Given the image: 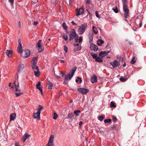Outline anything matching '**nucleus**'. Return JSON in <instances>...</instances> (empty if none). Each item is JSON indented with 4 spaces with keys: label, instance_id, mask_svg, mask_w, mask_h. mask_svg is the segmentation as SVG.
<instances>
[{
    "label": "nucleus",
    "instance_id": "864d4df0",
    "mask_svg": "<svg viewBox=\"0 0 146 146\" xmlns=\"http://www.w3.org/2000/svg\"><path fill=\"white\" fill-rule=\"evenodd\" d=\"M18 27L19 28L21 27V22L20 21L18 23Z\"/></svg>",
    "mask_w": 146,
    "mask_h": 146
},
{
    "label": "nucleus",
    "instance_id": "4c0bfd02",
    "mask_svg": "<svg viewBox=\"0 0 146 146\" xmlns=\"http://www.w3.org/2000/svg\"><path fill=\"white\" fill-rule=\"evenodd\" d=\"M113 10L115 13H117L118 12V11L117 7L116 6L113 7L112 9Z\"/></svg>",
    "mask_w": 146,
    "mask_h": 146
},
{
    "label": "nucleus",
    "instance_id": "cd10ccee",
    "mask_svg": "<svg viewBox=\"0 0 146 146\" xmlns=\"http://www.w3.org/2000/svg\"><path fill=\"white\" fill-rule=\"evenodd\" d=\"M92 30L94 32V33L97 34L98 33V31L97 28L94 26H93L92 27Z\"/></svg>",
    "mask_w": 146,
    "mask_h": 146
},
{
    "label": "nucleus",
    "instance_id": "a18cd8bd",
    "mask_svg": "<svg viewBox=\"0 0 146 146\" xmlns=\"http://www.w3.org/2000/svg\"><path fill=\"white\" fill-rule=\"evenodd\" d=\"M64 50L65 52V53H66L67 52L68 48L66 46H64Z\"/></svg>",
    "mask_w": 146,
    "mask_h": 146
},
{
    "label": "nucleus",
    "instance_id": "2eb2a0df",
    "mask_svg": "<svg viewBox=\"0 0 146 146\" xmlns=\"http://www.w3.org/2000/svg\"><path fill=\"white\" fill-rule=\"evenodd\" d=\"M32 69L34 71L35 76L36 77H38L40 75V72L38 67L36 66L35 68H32Z\"/></svg>",
    "mask_w": 146,
    "mask_h": 146
},
{
    "label": "nucleus",
    "instance_id": "0e129e2a",
    "mask_svg": "<svg viewBox=\"0 0 146 146\" xmlns=\"http://www.w3.org/2000/svg\"><path fill=\"white\" fill-rule=\"evenodd\" d=\"M82 121H80V122L79 123V125L80 126H81V125H82Z\"/></svg>",
    "mask_w": 146,
    "mask_h": 146
},
{
    "label": "nucleus",
    "instance_id": "6ab92c4d",
    "mask_svg": "<svg viewBox=\"0 0 146 146\" xmlns=\"http://www.w3.org/2000/svg\"><path fill=\"white\" fill-rule=\"evenodd\" d=\"M40 113L38 112L34 113L33 114L34 118H37L38 120H39L40 119Z\"/></svg>",
    "mask_w": 146,
    "mask_h": 146
},
{
    "label": "nucleus",
    "instance_id": "8fccbe9b",
    "mask_svg": "<svg viewBox=\"0 0 146 146\" xmlns=\"http://www.w3.org/2000/svg\"><path fill=\"white\" fill-rule=\"evenodd\" d=\"M9 2L11 3V5H13L14 0H8Z\"/></svg>",
    "mask_w": 146,
    "mask_h": 146
},
{
    "label": "nucleus",
    "instance_id": "774afa93",
    "mask_svg": "<svg viewBox=\"0 0 146 146\" xmlns=\"http://www.w3.org/2000/svg\"><path fill=\"white\" fill-rule=\"evenodd\" d=\"M126 66V64L125 63L123 65V66L124 67Z\"/></svg>",
    "mask_w": 146,
    "mask_h": 146
},
{
    "label": "nucleus",
    "instance_id": "c85d7f7f",
    "mask_svg": "<svg viewBox=\"0 0 146 146\" xmlns=\"http://www.w3.org/2000/svg\"><path fill=\"white\" fill-rule=\"evenodd\" d=\"M67 118L72 119L74 118V115L72 113H69L67 115Z\"/></svg>",
    "mask_w": 146,
    "mask_h": 146
},
{
    "label": "nucleus",
    "instance_id": "f257e3e1",
    "mask_svg": "<svg viewBox=\"0 0 146 146\" xmlns=\"http://www.w3.org/2000/svg\"><path fill=\"white\" fill-rule=\"evenodd\" d=\"M13 85L11 86V83H10L9 86L11 87V88L16 92H19V93H16L15 94L17 97H18L22 94V93L21 92V89L19 88V86L18 82L16 81L14 82L13 84Z\"/></svg>",
    "mask_w": 146,
    "mask_h": 146
},
{
    "label": "nucleus",
    "instance_id": "338daca9",
    "mask_svg": "<svg viewBox=\"0 0 146 146\" xmlns=\"http://www.w3.org/2000/svg\"><path fill=\"white\" fill-rule=\"evenodd\" d=\"M60 62L62 63H63L64 62L63 60H60Z\"/></svg>",
    "mask_w": 146,
    "mask_h": 146
},
{
    "label": "nucleus",
    "instance_id": "72a5a7b5",
    "mask_svg": "<svg viewBox=\"0 0 146 146\" xmlns=\"http://www.w3.org/2000/svg\"><path fill=\"white\" fill-rule=\"evenodd\" d=\"M110 106L111 107L115 108L116 106V105L115 103L112 101L111 102H110Z\"/></svg>",
    "mask_w": 146,
    "mask_h": 146
},
{
    "label": "nucleus",
    "instance_id": "6e6552de",
    "mask_svg": "<svg viewBox=\"0 0 146 146\" xmlns=\"http://www.w3.org/2000/svg\"><path fill=\"white\" fill-rule=\"evenodd\" d=\"M54 136L53 135H51L49 137L48 143L45 146H54Z\"/></svg>",
    "mask_w": 146,
    "mask_h": 146
},
{
    "label": "nucleus",
    "instance_id": "09e8293b",
    "mask_svg": "<svg viewBox=\"0 0 146 146\" xmlns=\"http://www.w3.org/2000/svg\"><path fill=\"white\" fill-rule=\"evenodd\" d=\"M113 121L114 122H116L117 120V118L115 117H113Z\"/></svg>",
    "mask_w": 146,
    "mask_h": 146
},
{
    "label": "nucleus",
    "instance_id": "f03ea898",
    "mask_svg": "<svg viewBox=\"0 0 146 146\" xmlns=\"http://www.w3.org/2000/svg\"><path fill=\"white\" fill-rule=\"evenodd\" d=\"M123 4V10L124 12V16L125 18H127L129 16V10L128 8L127 0H122Z\"/></svg>",
    "mask_w": 146,
    "mask_h": 146
},
{
    "label": "nucleus",
    "instance_id": "0eeeda50",
    "mask_svg": "<svg viewBox=\"0 0 146 146\" xmlns=\"http://www.w3.org/2000/svg\"><path fill=\"white\" fill-rule=\"evenodd\" d=\"M30 54V50L27 49L23 51L21 53V55L23 58H25L28 57L29 56Z\"/></svg>",
    "mask_w": 146,
    "mask_h": 146
},
{
    "label": "nucleus",
    "instance_id": "473e14b6",
    "mask_svg": "<svg viewBox=\"0 0 146 146\" xmlns=\"http://www.w3.org/2000/svg\"><path fill=\"white\" fill-rule=\"evenodd\" d=\"M81 46H77L74 48L73 50L74 51H77L80 50L81 49Z\"/></svg>",
    "mask_w": 146,
    "mask_h": 146
},
{
    "label": "nucleus",
    "instance_id": "5701e85b",
    "mask_svg": "<svg viewBox=\"0 0 146 146\" xmlns=\"http://www.w3.org/2000/svg\"><path fill=\"white\" fill-rule=\"evenodd\" d=\"M6 54L9 57H11L12 54L13 53V51L12 50H7L6 51Z\"/></svg>",
    "mask_w": 146,
    "mask_h": 146
},
{
    "label": "nucleus",
    "instance_id": "7ed1b4c3",
    "mask_svg": "<svg viewBox=\"0 0 146 146\" xmlns=\"http://www.w3.org/2000/svg\"><path fill=\"white\" fill-rule=\"evenodd\" d=\"M76 69V68L75 67L72 68V69L70 70L69 74H68L67 76H65L64 82V84H66L68 82V79H69V80H71L73 76Z\"/></svg>",
    "mask_w": 146,
    "mask_h": 146
},
{
    "label": "nucleus",
    "instance_id": "c9c22d12",
    "mask_svg": "<svg viewBox=\"0 0 146 146\" xmlns=\"http://www.w3.org/2000/svg\"><path fill=\"white\" fill-rule=\"evenodd\" d=\"M62 26L64 29L65 30H67L68 29V27L67 26L66 23L65 22H64L63 23L62 25Z\"/></svg>",
    "mask_w": 146,
    "mask_h": 146
},
{
    "label": "nucleus",
    "instance_id": "6e6d98bb",
    "mask_svg": "<svg viewBox=\"0 0 146 146\" xmlns=\"http://www.w3.org/2000/svg\"><path fill=\"white\" fill-rule=\"evenodd\" d=\"M90 3V0H87L86 3V4H89Z\"/></svg>",
    "mask_w": 146,
    "mask_h": 146
},
{
    "label": "nucleus",
    "instance_id": "58836bf2",
    "mask_svg": "<svg viewBox=\"0 0 146 146\" xmlns=\"http://www.w3.org/2000/svg\"><path fill=\"white\" fill-rule=\"evenodd\" d=\"M58 116L57 114L55 112H54L53 114V118L55 119L57 118Z\"/></svg>",
    "mask_w": 146,
    "mask_h": 146
},
{
    "label": "nucleus",
    "instance_id": "603ef678",
    "mask_svg": "<svg viewBox=\"0 0 146 146\" xmlns=\"http://www.w3.org/2000/svg\"><path fill=\"white\" fill-rule=\"evenodd\" d=\"M71 23L73 25H77V23H75L74 21H72Z\"/></svg>",
    "mask_w": 146,
    "mask_h": 146
},
{
    "label": "nucleus",
    "instance_id": "bb28decb",
    "mask_svg": "<svg viewBox=\"0 0 146 146\" xmlns=\"http://www.w3.org/2000/svg\"><path fill=\"white\" fill-rule=\"evenodd\" d=\"M129 77V76H128L127 77H123L121 76L120 78V80L122 82H125L127 80Z\"/></svg>",
    "mask_w": 146,
    "mask_h": 146
},
{
    "label": "nucleus",
    "instance_id": "9b49d317",
    "mask_svg": "<svg viewBox=\"0 0 146 146\" xmlns=\"http://www.w3.org/2000/svg\"><path fill=\"white\" fill-rule=\"evenodd\" d=\"M78 91L82 94H85L89 92L88 89L84 88H80L78 89Z\"/></svg>",
    "mask_w": 146,
    "mask_h": 146
},
{
    "label": "nucleus",
    "instance_id": "5fc2aeb1",
    "mask_svg": "<svg viewBox=\"0 0 146 146\" xmlns=\"http://www.w3.org/2000/svg\"><path fill=\"white\" fill-rule=\"evenodd\" d=\"M139 27H140L142 26V22H141V20H140V19L139 20Z\"/></svg>",
    "mask_w": 146,
    "mask_h": 146
},
{
    "label": "nucleus",
    "instance_id": "20e7f679",
    "mask_svg": "<svg viewBox=\"0 0 146 146\" xmlns=\"http://www.w3.org/2000/svg\"><path fill=\"white\" fill-rule=\"evenodd\" d=\"M74 38L75 41L76 42H78V36L76 34L75 31L73 29L70 33L69 36V40L70 41L72 40Z\"/></svg>",
    "mask_w": 146,
    "mask_h": 146
},
{
    "label": "nucleus",
    "instance_id": "1a4fd4ad",
    "mask_svg": "<svg viewBox=\"0 0 146 146\" xmlns=\"http://www.w3.org/2000/svg\"><path fill=\"white\" fill-rule=\"evenodd\" d=\"M41 40H39L37 43L36 47L38 48V52H40L43 50V47L40 45Z\"/></svg>",
    "mask_w": 146,
    "mask_h": 146
},
{
    "label": "nucleus",
    "instance_id": "e433bc0d",
    "mask_svg": "<svg viewBox=\"0 0 146 146\" xmlns=\"http://www.w3.org/2000/svg\"><path fill=\"white\" fill-rule=\"evenodd\" d=\"M136 61V60H135V57H133L130 62V63L132 64H134Z\"/></svg>",
    "mask_w": 146,
    "mask_h": 146
},
{
    "label": "nucleus",
    "instance_id": "13d9d810",
    "mask_svg": "<svg viewBox=\"0 0 146 146\" xmlns=\"http://www.w3.org/2000/svg\"><path fill=\"white\" fill-rule=\"evenodd\" d=\"M74 45L75 46H79V44L78 43H75L74 44Z\"/></svg>",
    "mask_w": 146,
    "mask_h": 146
},
{
    "label": "nucleus",
    "instance_id": "4be33fe9",
    "mask_svg": "<svg viewBox=\"0 0 146 146\" xmlns=\"http://www.w3.org/2000/svg\"><path fill=\"white\" fill-rule=\"evenodd\" d=\"M16 116V114L15 113H13L11 114L10 116V121L14 120Z\"/></svg>",
    "mask_w": 146,
    "mask_h": 146
},
{
    "label": "nucleus",
    "instance_id": "ddd939ff",
    "mask_svg": "<svg viewBox=\"0 0 146 146\" xmlns=\"http://www.w3.org/2000/svg\"><path fill=\"white\" fill-rule=\"evenodd\" d=\"M38 58L37 57H35L33 58L32 61V68H35L36 63L37 62Z\"/></svg>",
    "mask_w": 146,
    "mask_h": 146
},
{
    "label": "nucleus",
    "instance_id": "393cba45",
    "mask_svg": "<svg viewBox=\"0 0 146 146\" xmlns=\"http://www.w3.org/2000/svg\"><path fill=\"white\" fill-rule=\"evenodd\" d=\"M104 43V41L101 39H100L98 40L97 42V44L98 46H101Z\"/></svg>",
    "mask_w": 146,
    "mask_h": 146
},
{
    "label": "nucleus",
    "instance_id": "a878e982",
    "mask_svg": "<svg viewBox=\"0 0 146 146\" xmlns=\"http://www.w3.org/2000/svg\"><path fill=\"white\" fill-rule=\"evenodd\" d=\"M47 84L48 85V88L49 89H52V86H53V84H52L51 82H50V81H49L47 83Z\"/></svg>",
    "mask_w": 146,
    "mask_h": 146
},
{
    "label": "nucleus",
    "instance_id": "2f4dec72",
    "mask_svg": "<svg viewBox=\"0 0 146 146\" xmlns=\"http://www.w3.org/2000/svg\"><path fill=\"white\" fill-rule=\"evenodd\" d=\"M81 113V111L78 110H76L74 111V114L76 116H78L79 115V114Z\"/></svg>",
    "mask_w": 146,
    "mask_h": 146
},
{
    "label": "nucleus",
    "instance_id": "aec40b11",
    "mask_svg": "<svg viewBox=\"0 0 146 146\" xmlns=\"http://www.w3.org/2000/svg\"><path fill=\"white\" fill-rule=\"evenodd\" d=\"M30 136V135L29 134L25 133L24 134V135L22 137V139L23 141V142H24Z\"/></svg>",
    "mask_w": 146,
    "mask_h": 146
},
{
    "label": "nucleus",
    "instance_id": "423d86ee",
    "mask_svg": "<svg viewBox=\"0 0 146 146\" xmlns=\"http://www.w3.org/2000/svg\"><path fill=\"white\" fill-rule=\"evenodd\" d=\"M90 55L92 56L94 59L98 62H102L103 61L102 58L100 56L98 57V54H94L93 53H91Z\"/></svg>",
    "mask_w": 146,
    "mask_h": 146
},
{
    "label": "nucleus",
    "instance_id": "4d7b16f0",
    "mask_svg": "<svg viewBox=\"0 0 146 146\" xmlns=\"http://www.w3.org/2000/svg\"><path fill=\"white\" fill-rule=\"evenodd\" d=\"M32 2H33L34 3H36L38 1V0H32Z\"/></svg>",
    "mask_w": 146,
    "mask_h": 146
},
{
    "label": "nucleus",
    "instance_id": "a211bd4d",
    "mask_svg": "<svg viewBox=\"0 0 146 146\" xmlns=\"http://www.w3.org/2000/svg\"><path fill=\"white\" fill-rule=\"evenodd\" d=\"M88 36L89 39V42L90 43L92 41L93 38V35L92 31H89Z\"/></svg>",
    "mask_w": 146,
    "mask_h": 146
},
{
    "label": "nucleus",
    "instance_id": "7c9ffc66",
    "mask_svg": "<svg viewBox=\"0 0 146 146\" xmlns=\"http://www.w3.org/2000/svg\"><path fill=\"white\" fill-rule=\"evenodd\" d=\"M43 107L40 105L38 106V107L37 108L36 110L38 112L40 113L41 110L42 109Z\"/></svg>",
    "mask_w": 146,
    "mask_h": 146
},
{
    "label": "nucleus",
    "instance_id": "39448f33",
    "mask_svg": "<svg viewBox=\"0 0 146 146\" xmlns=\"http://www.w3.org/2000/svg\"><path fill=\"white\" fill-rule=\"evenodd\" d=\"M87 24L86 23H85L79 27L78 31L80 35L83 34L87 28Z\"/></svg>",
    "mask_w": 146,
    "mask_h": 146
},
{
    "label": "nucleus",
    "instance_id": "37998d69",
    "mask_svg": "<svg viewBox=\"0 0 146 146\" xmlns=\"http://www.w3.org/2000/svg\"><path fill=\"white\" fill-rule=\"evenodd\" d=\"M104 117L102 115H101L99 117L98 119L100 121H102L104 119Z\"/></svg>",
    "mask_w": 146,
    "mask_h": 146
},
{
    "label": "nucleus",
    "instance_id": "dca6fc26",
    "mask_svg": "<svg viewBox=\"0 0 146 146\" xmlns=\"http://www.w3.org/2000/svg\"><path fill=\"white\" fill-rule=\"evenodd\" d=\"M60 2V0H51L52 5L53 6H56V5L59 4Z\"/></svg>",
    "mask_w": 146,
    "mask_h": 146
},
{
    "label": "nucleus",
    "instance_id": "69168bd1",
    "mask_svg": "<svg viewBox=\"0 0 146 146\" xmlns=\"http://www.w3.org/2000/svg\"><path fill=\"white\" fill-rule=\"evenodd\" d=\"M62 93H61V91H60L59 92V96H61L62 95Z\"/></svg>",
    "mask_w": 146,
    "mask_h": 146
},
{
    "label": "nucleus",
    "instance_id": "f3484780",
    "mask_svg": "<svg viewBox=\"0 0 146 146\" xmlns=\"http://www.w3.org/2000/svg\"><path fill=\"white\" fill-rule=\"evenodd\" d=\"M90 48L92 50L96 51L98 49V47L97 46L93 43H91V44Z\"/></svg>",
    "mask_w": 146,
    "mask_h": 146
},
{
    "label": "nucleus",
    "instance_id": "de8ad7c7",
    "mask_svg": "<svg viewBox=\"0 0 146 146\" xmlns=\"http://www.w3.org/2000/svg\"><path fill=\"white\" fill-rule=\"evenodd\" d=\"M95 14L97 17L98 18L100 19V18L101 17L99 15H98V12L97 11H96L95 12Z\"/></svg>",
    "mask_w": 146,
    "mask_h": 146
},
{
    "label": "nucleus",
    "instance_id": "79ce46f5",
    "mask_svg": "<svg viewBox=\"0 0 146 146\" xmlns=\"http://www.w3.org/2000/svg\"><path fill=\"white\" fill-rule=\"evenodd\" d=\"M76 82H79L80 83H81L82 82V80L80 78L78 77L77 78V79L76 80Z\"/></svg>",
    "mask_w": 146,
    "mask_h": 146
},
{
    "label": "nucleus",
    "instance_id": "e2e57ef3",
    "mask_svg": "<svg viewBox=\"0 0 146 146\" xmlns=\"http://www.w3.org/2000/svg\"><path fill=\"white\" fill-rule=\"evenodd\" d=\"M40 92L41 95L42 96H43V92H42V89L41 90H40Z\"/></svg>",
    "mask_w": 146,
    "mask_h": 146
},
{
    "label": "nucleus",
    "instance_id": "052dcab7",
    "mask_svg": "<svg viewBox=\"0 0 146 146\" xmlns=\"http://www.w3.org/2000/svg\"><path fill=\"white\" fill-rule=\"evenodd\" d=\"M38 23V22H36V21H35L34 22V25H36Z\"/></svg>",
    "mask_w": 146,
    "mask_h": 146
},
{
    "label": "nucleus",
    "instance_id": "3c124183",
    "mask_svg": "<svg viewBox=\"0 0 146 146\" xmlns=\"http://www.w3.org/2000/svg\"><path fill=\"white\" fill-rule=\"evenodd\" d=\"M112 129L113 130H116V126L114 125L112 127H111Z\"/></svg>",
    "mask_w": 146,
    "mask_h": 146
},
{
    "label": "nucleus",
    "instance_id": "a19ab883",
    "mask_svg": "<svg viewBox=\"0 0 146 146\" xmlns=\"http://www.w3.org/2000/svg\"><path fill=\"white\" fill-rule=\"evenodd\" d=\"M62 38L66 41L68 40V36L67 35H65L62 36Z\"/></svg>",
    "mask_w": 146,
    "mask_h": 146
},
{
    "label": "nucleus",
    "instance_id": "9d476101",
    "mask_svg": "<svg viewBox=\"0 0 146 146\" xmlns=\"http://www.w3.org/2000/svg\"><path fill=\"white\" fill-rule=\"evenodd\" d=\"M110 64L114 68H115L119 65L118 61L116 60L110 62Z\"/></svg>",
    "mask_w": 146,
    "mask_h": 146
},
{
    "label": "nucleus",
    "instance_id": "680f3d73",
    "mask_svg": "<svg viewBox=\"0 0 146 146\" xmlns=\"http://www.w3.org/2000/svg\"><path fill=\"white\" fill-rule=\"evenodd\" d=\"M61 76L62 77L64 76L65 75L64 73L62 72H61Z\"/></svg>",
    "mask_w": 146,
    "mask_h": 146
},
{
    "label": "nucleus",
    "instance_id": "4468645a",
    "mask_svg": "<svg viewBox=\"0 0 146 146\" xmlns=\"http://www.w3.org/2000/svg\"><path fill=\"white\" fill-rule=\"evenodd\" d=\"M110 52L108 50L105 51L104 52L101 51L100 52L99 55L102 58L108 55Z\"/></svg>",
    "mask_w": 146,
    "mask_h": 146
},
{
    "label": "nucleus",
    "instance_id": "f704fd0d",
    "mask_svg": "<svg viewBox=\"0 0 146 146\" xmlns=\"http://www.w3.org/2000/svg\"><path fill=\"white\" fill-rule=\"evenodd\" d=\"M17 51L19 53L21 54L22 53L23 51L22 50V47H17Z\"/></svg>",
    "mask_w": 146,
    "mask_h": 146
},
{
    "label": "nucleus",
    "instance_id": "ea45409f",
    "mask_svg": "<svg viewBox=\"0 0 146 146\" xmlns=\"http://www.w3.org/2000/svg\"><path fill=\"white\" fill-rule=\"evenodd\" d=\"M111 120L110 119H105L104 120V122L105 123H110V122H111Z\"/></svg>",
    "mask_w": 146,
    "mask_h": 146
},
{
    "label": "nucleus",
    "instance_id": "c756f323",
    "mask_svg": "<svg viewBox=\"0 0 146 146\" xmlns=\"http://www.w3.org/2000/svg\"><path fill=\"white\" fill-rule=\"evenodd\" d=\"M24 68V65L21 64H19V69L18 70H21L23 69V68Z\"/></svg>",
    "mask_w": 146,
    "mask_h": 146
},
{
    "label": "nucleus",
    "instance_id": "b1692460",
    "mask_svg": "<svg viewBox=\"0 0 146 146\" xmlns=\"http://www.w3.org/2000/svg\"><path fill=\"white\" fill-rule=\"evenodd\" d=\"M36 88L39 90L42 89V87H41L40 82H38V83L36 85Z\"/></svg>",
    "mask_w": 146,
    "mask_h": 146
},
{
    "label": "nucleus",
    "instance_id": "bf43d9fd",
    "mask_svg": "<svg viewBox=\"0 0 146 146\" xmlns=\"http://www.w3.org/2000/svg\"><path fill=\"white\" fill-rule=\"evenodd\" d=\"M15 146H20L19 143H16L15 144Z\"/></svg>",
    "mask_w": 146,
    "mask_h": 146
},
{
    "label": "nucleus",
    "instance_id": "49530a36",
    "mask_svg": "<svg viewBox=\"0 0 146 146\" xmlns=\"http://www.w3.org/2000/svg\"><path fill=\"white\" fill-rule=\"evenodd\" d=\"M82 36H80L79 37V39H78V42H80L82 41Z\"/></svg>",
    "mask_w": 146,
    "mask_h": 146
},
{
    "label": "nucleus",
    "instance_id": "412c9836",
    "mask_svg": "<svg viewBox=\"0 0 146 146\" xmlns=\"http://www.w3.org/2000/svg\"><path fill=\"white\" fill-rule=\"evenodd\" d=\"M91 82L92 83H94L97 81V78L96 75H94L92 76L91 78Z\"/></svg>",
    "mask_w": 146,
    "mask_h": 146
},
{
    "label": "nucleus",
    "instance_id": "f8f14e48",
    "mask_svg": "<svg viewBox=\"0 0 146 146\" xmlns=\"http://www.w3.org/2000/svg\"><path fill=\"white\" fill-rule=\"evenodd\" d=\"M84 9L82 7H81L78 9H76V16H78L82 15L84 13Z\"/></svg>",
    "mask_w": 146,
    "mask_h": 146
},
{
    "label": "nucleus",
    "instance_id": "c03bdc74",
    "mask_svg": "<svg viewBox=\"0 0 146 146\" xmlns=\"http://www.w3.org/2000/svg\"><path fill=\"white\" fill-rule=\"evenodd\" d=\"M18 42L19 43V45L18 47H22V44L21 43V40L20 38L18 39Z\"/></svg>",
    "mask_w": 146,
    "mask_h": 146
}]
</instances>
